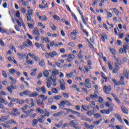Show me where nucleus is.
<instances>
[{
	"label": "nucleus",
	"mask_w": 129,
	"mask_h": 129,
	"mask_svg": "<svg viewBox=\"0 0 129 129\" xmlns=\"http://www.w3.org/2000/svg\"><path fill=\"white\" fill-rule=\"evenodd\" d=\"M32 16H33V10L30 9L28 11L27 13L26 14V19L27 22H31V21H32Z\"/></svg>",
	"instance_id": "f257e3e1"
},
{
	"label": "nucleus",
	"mask_w": 129,
	"mask_h": 129,
	"mask_svg": "<svg viewBox=\"0 0 129 129\" xmlns=\"http://www.w3.org/2000/svg\"><path fill=\"white\" fill-rule=\"evenodd\" d=\"M105 106L107 107H110V108L108 109V110H109V112H111L113 110V106H114V104L112 103H108V102H107L105 104Z\"/></svg>",
	"instance_id": "f03ea898"
},
{
	"label": "nucleus",
	"mask_w": 129,
	"mask_h": 129,
	"mask_svg": "<svg viewBox=\"0 0 129 129\" xmlns=\"http://www.w3.org/2000/svg\"><path fill=\"white\" fill-rule=\"evenodd\" d=\"M103 91L106 94H110V91H111V86H109L107 87L105 86L103 88Z\"/></svg>",
	"instance_id": "7ed1b4c3"
},
{
	"label": "nucleus",
	"mask_w": 129,
	"mask_h": 129,
	"mask_svg": "<svg viewBox=\"0 0 129 129\" xmlns=\"http://www.w3.org/2000/svg\"><path fill=\"white\" fill-rule=\"evenodd\" d=\"M13 112H12L11 114L13 115V116H17V115L21 114V112H19V109L13 108Z\"/></svg>",
	"instance_id": "20e7f679"
},
{
	"label": "nucleus",
	"mask_w": 129,
	"mask_h": 129,
	"mask_svg": "<svg viewBox=\"0 0 129 129\" xmlns=\"http://www.w3.org/2000/svg\"><path fill=\"white\" fill-rule=\"evenodd\" d=\"M77 125H79V123L75 120H73L70 122V126L71 127H75Z\"/></svg>",
	"instance_id": "39448f33"
},
{
	"label": "nucleus",
	"mask_w": 129,
	"mask_h": 129,
	"mask_svg": "<svg viewBox=\"0 0 129 129\" xmlns=\"http://www.w3.org/2000/svg\"><path fill=\"white\" fill-rule=\"evenodd\" d=\"M31 23H28L27 25L29 27V29H31V30H33L34 29V27L35 26V21L34 20L31 19Z\"/></svg>",
	"instance_id": "423d86ee"
},
{
	"label": "nucleus",
	"mask_w": 129,
	"mask_h": 129,
	"mask_svg": "<svg viewBox=\"0 0 129 129\" xmlns=\"http://www.w3.org/2000/svg\"><path fill=\"white\" fill-rule=\"evenodd\" d=\"M76 35H77V30L75 29L73 30V32L71 33V36L72 39L75 40L76 39Z\"/></svg>",
	"instance_id": "0eeeda50"
},
{
	"label": "nucleus",
	"mask_w": 129,
	"mask_h": 129,
	"mask_svg": "<svg viewBox=\"0 0 129 129\" xmlns=\"http://www.w3.org/2000/svg\"><path fill=\"white\" fill-rule=\"evenodd\" d=\"M23 45H24L25 47H27V48H29L30 46L33 45V43H32V41H31L29 39H28L27 41L23 43Z\"/></svg>",
	"instance_id": "6e6552de"
},
{
	"label": "nucleus",
	"mask_w": 129,
	"mask_h": 129,
	"mask_svg": "<svg viewBox=\"0 0 129 129\" xmlns=\"http://www.w3.org/2000/svg\"><path fill=\"white\" fill-rule=\"evenodd\" d=\"M17 89V86H13V85H11L9 86L7 89L10 92V93H13V90L12 89Z\"/></svg>",
	"instance_id": "1a4fd4ad"
},
{
	"label": "nucleus",
	"mask_w": 129,
	"mask_h": 129,
	"mask_svg": "<svg viewBox=\"0 0 129 129\" xmlns=\"http://www.w3.org/2000/svg\"><path fill=\"white\" fill-rule=\"evenodd\" d=\"M114 116L116 117L120 122L123 123V121H122V119H121V117L120 115H118V114H114Z\"/></svg>",
	"instance_id": "9d476101"
},
{
	"label": "nucleus",
	"mask_w": 129,
	"mask_h": 129,
	"mask_svg": "<svg viewBox=\"0 0 129 129\" xmlns=\"http://www.w3.org/2000/svg\"><path fill=\"white\" fill-rule=\"evenodd\" d=\"M46 80L47 82L46 83V86L47 88H50L51 86H52V82L50 80V78H46Z\"/></svg>",
	"instance_id": "9b49d317"
},
{
	"label": "nucleus",
	"mask_w": 129,
	"mask_h": 129,
	"mask_svg": "<svg viewBox=\"0 0 129 129\" xmlns=\"http://www.w3.org/2000/svg\"><path fill=\"white\" fill-rule=\"evenodd\" d=\"M63 113V111H61L53 114L52 116H54V117H58V116H60V115H62Z\"/></svg>",
	"instance_id": "f8f14e48"
},
{
	"label": "nucleus",
	"mask_w": 129,
	"mask_h": 129,
	"mask_svg": "<svg viewBox=\"0 0 129 129\" xmlns=\"http://www.w3.org/2000/svg\"><path fill=\"white\" fill-rule=\"evenodd\" d=\"M112 96L114 98L115 101L118 103V104H120V100L118 99V97L116 95H114V94H111Z\"/></svg>",
	"instance_id": "ddd939ff"
},
{
	"label": "nucleus",
	"mask_w": 129,
	"mask_h": 129,
	"mask_svg": "<svg viewBox=\"0 0 129 129\" xmlns=\"http://www.w3.org/2000/svg\"><path fill=\"white\" fill-rule=\"evenodd\" d=\"M84 69L85 70H83L84 73H88V72H89V69L91 70L92 68H91V66H89V67L88 66H87V67H85Z\"/></svg>",
	"instance_id": "4468645a"
},
{
	"label": "nucleus",
	"mask_w": 129,
	"mask_h": 129,
	"mask_svg": "<svg viewBox=\"0 0 129 129\" xmlns=\"http://www.w3.org/2000/svg\"><path fill=\"white\" fill-rule=\"evenodd\" d=\"M6 123H7V124H12L13 123H14L15 124H17V122H16V121H15V120L12 119H10L7 121L6 122Z\"/></svg>",
	"instance_id": "2eb2a0df"
},
{
	"label": "nucleus",
	"mask_w": 129,
	"mask_h": 129,
	"mask_svg": "<svg viewBox=\"0 0 129 129\" xmlns=\"http://www.w3.org/2000/svg\"><path fill=\"white\" fill-rule=\"evenodd\" d=\"M121 109L122 112H123V113H125L126 114H127V113H128V111L127 110V109H126V108H125V107L122 106L121 107Z\"/></svg>",
	"instance_id": "dca6fc26"
},
{
	"label": "nucleus",
	"mask_w": 129,
	"mask_h": 129,
	"mask_svg": "<svg viewBox=\"0 0 129 129\" xmlns=\"http://www.w3.org/2000/svg\"><path fill=\"white\" fill-rule=\"evenodd\" d=\"M38 124V120L37 119H34L32 121V126H36Z\"/></svg>",
	"instance_id": "f3484780"
},
{
	"label": "nucleus",
	"mask_w": 129,
	"mask_h": 129,
	"mask_svg": "<svg viewBox=\"0 0 129 129\" xmlns=\"http://www.w3.org/2000/svg\"><path fill=\"white\" fill-rule=\"evenodd\" d=\"M49 55L51 58H54V56H57L58 53H57V52L53 51L52 52H49Z\"/></svg>",
	"instance_id": "a211bd4d"
},
{
	"label": "nucleus",
	"mask_w": 129,
	"mask_h": 129,
	"mask_svg": "<svg viewBox=\"0 0 129 129\" xmlns=\"http://www.w3.org/2000/svg\"><path fill=\"white\" fill-rule=\"evenodd\" d=\"M62 124H63V120H60L58 124H55V126L57 127L58 128H60L61 126H62Z\"/></svg>",
	"instance_id": "6ab92c4d"
},
{
	"label": "nucleus",
	"mask_w": 129,
	"mask_h": 129,
	"mask_svg": "<svg viewBox=\"0 0 129 129\" xmlns=\"http://www.w3.org/2000/svg\"><path fill=\"white\" fill-rule=\"evenodd\" d=\"M34 111V109H31L30 110L27 111V114H26V117H28V116H31L32 113Z\"/></svg>",
	"instance_id": "aec40b11"
},
{
	"label": "nucleus",
	"mask_w": 129,
	"mask_h": 129,
	"mask_svg": "<svg viewBox=\"0 0 129 129\" xmlns=\"http://www.w3.org/2000/svg\"><path fill=\"white\" fill-rule=\"evenodd\" d=\"M101 38L103 42H105V39H107V36L105 34H101Z\"/></svg>",
	"instance_id": "412c9836"
},
{
	"label": "nucleus",
	"mask_w": 129,
	"mask_h": 129,
	"mask_svg": "<svg viewBox=\"0 0 129 129\" xmlns=\"http://www.w3.org/2000/svg\"><path fill=\"white\" fill-rule=\"evenodd\" d=\"M49 80H51L52 81H57V78L56 77V76L51 75L50 78H49Z\"/></svg>",
	"instance_id": "4be33fe9"
},
{
	"label": "nucleus",
	"mask_w": 129,
	"mask_h": 129,
	"mask_svg": "<svg viewBox=\"0 0 129 129\" xmlns=\"http://www.w3.org/2000/svg\"><path fill=\"white\" fill-rule=\"evenodd\" d=\"M114 13L115 14L116 16H119V14L121 15V13L119 12L116 8H114L113 9Z\"/></svg>",
	"instance_id": "5701e85b"
},
{
	"label": "nucleus",
	"mask_w": 129,
	"mask_h": 129,
	"mask_svg": "<svg viewBox=\"0 0 129 129\" xmlns=\"http://www.w3.org/2000/svg\"><path fill=\"white\" fill-rule=\"evenodd\" d=\"M36 110L38 111V112H39V113H40L41 114H44V113L45 112V111H44V110H43L42 109H41V108L40 107H38L36 108Z\"/></svg>",
	"instance_id": "b1692460"
},
{
	"label": "nucleus",
	"mask_w": 129,
	"mask_h": 129,
	"mask_svg": "<svg viewBox=\"0 0 129 129\" xmlns=\"http://www.w3.org/2000/svg\"><path fill=\"white\" fill-rule=\"evenodd\" d=\"M65 105V101H61L60 102L58 103L59 108H62V106H64Z\"/></svg>",
	"instance_id": "393cba45"
},
{
	"label": "nucleus",
	"mask_w": 129,
	"mask_h": 129,
	"mask_svg": "<svg viewBox=\"0 0 129 129\" xmlns=\"http://www.w3.org/2000/svg\"><path fill=\"white\" fill-rule=\"evenodd\" d=\"M39 95L38 93H37V92H34L33 93H31L29 95V97H35V96H38Z\"/></svg>",
	"instance_id": "a878e982"
},
{
	"label": "nucleus",
	"mask_w": 129,
	"mask_h": 129,
	"mask_svg": "<svg viewBox=\"0 0 129 129\" xmlns=\"http://www.w3.org/2000/svg\"><path fill=\"white\" fill-rule=\"evenodd\" d=\"M59 75V71L57 70H54L52 72V75H55L56 76V75Z\"/></svg>",
	"instance_id": "bb28decb"
},
{
	"label": "nucleus",
	"mask_w": 129,
	"mask_h": 129,
	"mask_svg": "<svg viewBox=\"0 0 129 129\" xmlns=\"http://www.w3.org/2000/svg\"><path fill=\"white\" fill-rule=\"evenodd\" d=\"M102 121V118L99 119L98 121H95L94 122L93 124H95L96 125H98Z\"/></svg>",
	"instance_id": "cd10ccee"
},
{
	"label": "nucleus",
	"mask_w": 129,
	"mask_h": 129,
	"mask_svg": "<svg viewBox=\"0 0 129 129\" xmlns=\"http://www.w3.org/2000/svg\"><path fill=\"white\" fill-rule=\"evenodd\" d=\"M40 90L42 92L43 94H45L46 92H47V91L46 90V87H45V86H43L40 88Z\"/></svg>",
	"instance_id": "c85d7f7f"
},
{
	"label": "nucleus",
	"mask_w": 129,
	"mask_h": 129,
	"mask_svg": "<svg viewBox=\"0 0 129 129\" xmlns=\"http://www.w3.org/2000/svg\"><path fill=\"white\" fill-rule=\"evenodd\" d=\"M43 75L44 77H46V78H48L49 77V72L48 71H45L43 72Z\"/></svg>",
	"instance_id": "c756f323"
},
{
	"label": "nucleus",
	"mask_w": 129,
	"mask_h": 129,
	"mask_svg": "<svg viewBox=\"0 0 129 129\" xmlns=\"http://www.w3.org/2000/svg\"><path fill=\"white\" fill-rule=\"evenodd\" d=\"M68 58L66 60L67 62H71V61H72V59H73L72 58L71 54H69L68 56Z\"/></svg>",
	"instance_id": "7c9ffc66"
},
{
	"label": "nucleus",
	"mask_w": 129,
	"mask_h": 129,
	"mask_svg": "<svg viewBox=\"0 0 129 129\" xmlns=\"http://www.w3.org/2000/svg\"><path fill=\"white\" fill-rule=\"evenodd\" d=\"M53 98L56 100H60L62 98V97L60 95H55L53 96Z\"/></svg>",
	"instance_id": "2f4dec72"
},
{
	"label": "nucleus",
	"mask_w": 129,
	"mask_h": 129,
	"mask_svg": "<svg viewBox=\"0 0 129 129\" xmlns=\"http://www.w3.org/2000/svg\"><path fill=\"white\" fill-rule=\"evenodd\" d=\"M124 53H126V50L129 49V45H123Z\"/></svg>",
	"instance_id": "473e14b6"
},
{
	"label": "nucleus",
	"mask_w": 129,
	"mask_h": 129,
	"mask_svg": "<svg viewBox=\"0 0 129 129\" xmlns=\"http://www.w3.org/2000/svg\"><path fill=\"white\" fill-rule=\"evenodd\" d=\"M17 56H18L19 59L22 60V59L24 58V53L23 54V53H17Z\"/></svg>",
	"instance_id": "72a5a7b5"
},
{
	"label": "nucleus",
	"mask_w": 129,
	"mask_h": 129,
	"mask_svg": "<svg viewBox=\"0 0 129 129\" xmlns=\"http://www.w3.org/2000/svg\"><path fill=\"white\" fill-rule=\"evenodd\" d=\"M39 65L41 67H44V66H45V60L44 59H42L39 62Z\"/></svg>",
	"instance_id": "f704fd0d"
},
{
	"label": "nucleus",
	"mask_w": 129,
	"mask_h": 129,
	"mask_svg": "<svg viewBox=\"0 0 129 129\" xmlns=\"http://www.w3.org/2000/svg\"><path fill=\"white\" fill-rule=\"evenodd\" d=\"M109 50H110V52H111V53L112 54H113V55H115L116 54V51H115V50L113 48H109Z\"/></svg>",
	"instance_id": "c9c22d12"
},
{
	"label": "nucleus",
	"mask_w": 129,
	"mask_h": 129,
	"mask_svg": "<svg viewBox=\"0 0 129 129\" xmlns=\"http://www.w3.org/2000/svg\"><path fill=\"white\" fill-rule=\"evenodd\" d=\"M8 99L9 100H10V102H12L13 103V102H16V99H15L14 98H12L10 96H8Z\"/></svg>",
	"instance_id": "e433bc0d"
},
{
	"label": "nucleus",
	"mask_w": 129,
	"mask_h": 129,
	"mask_svg": "<svg viewBox=\"0 0 129 129\" xmlns=\"http://www.w3.org/2000/svg\"><path fill=\"white\" fill-rule=\"evenodd\" d=\"M72 16L74 18V19L76 21H77V23H78V19H77V17H76V15L74 14L73 12H71Z\"/></svg>",
	"instance_id": "4c0bfd02"
},
{
	"label": "nucleus",
	"mask_w": 129,
	"mask_h": 129,
	"mask_svg": "<svg viewBox=\"0 0 129 129\" xmlns=\"http://www.w3.org/2000/svg\"><path fill=\"white\" fill-rule=\"evenodd\" d=\"M95 118H98V117H101V114L99 113H96V114H93Z\"/></svg>",
	"instance_id": "58836bf2"
},
{
	"label": "nucleus",
	"mask_w": 129,
	"mask_h": 129,
	"mask_svg": "<svg viewBox=\"0 0 129 129\" xmlns=\"http://www.w3.org/2000/svg\"><path fill=\"white\" fill-rule=\"evenodd\" d=\"M108 66L109 70H112V69H113L112 65H111V62H110V61L108 62Z\"/></svg>",
	"instance_id": "ea45409f"
},
{
	"label": "nucleus",
	"mask_w": 129,
	"mask_h": 129,
	"mask_svg": "<svg viewBox=\"0 0 129 129\" xmlns=\"http://www.w3.org/2000/svg\"><path fill=\"white\" fill-rule=\"evenodd\" d=\"M97 98H98V101L99 103H102L103 102V99H102V97H98Z\"/></svg>",
	"instance_id": "a19ab883"
},
{
	"label": "nucleus",
	"mask_w": 129,
	"mask_h": 129,
	"mask_svg": "<svg viewBox=\"0 0 129 129\" xmlns=\"http://www.w3.org/2000/svg\"><path fill=\"white\" fill-rule=\"evenodd\" d=\"M21 12L22 14H23V15H25V14H26V13L27 12V10H26L25 8H21Z\"/></svg>",
	"instance_id": "79ce46f5"
},
{
	"label": "nucleus",
	"mask_w": 129,
	"mask_h": 129,
	"mask_svg": "<svg viewBox=\"0 0 129 129\" xmlns=\"http://www.w3.org/2000/svg\"><path fill=\"white\" fill-rule=\"evenodd\" d=\"M9 72L11 74H14V73H16V72H17V71L14 69H11L9 70Z\"/></svg>",
	"instance_id": "37998d69"
},
{
	"label": "nucleus",
	"mask_w": 129,
	"mask_h": 129,
	"mask_svg": "<svg viewBox=\"0 0 129 129\" xmlns=\"http://www.w3.org/2000/svg\"><path fill=\"white\" fill-rule=\"evenodd\" d=\"M16 23H17V25L19 26V27H22V22H21V21H19V20L18 19H16Z\"/></svg>",
	"instance_id": "c03bdc74"
},
{
	"label": "nucleus",
	"mask_w": 129,
	"mask_h": 129,
	"mask_svg": "<svg viewBox=\"0 0 129 129\" xmlns=\"http://www.w3.org/2000/svg\"><path fill=\"white\" fill-rule=\"evenodd\" d=\"M60 89H61V90H65V89H66V87L65 86V84H60Z\"/></svg>",
	"instance_id": "a18cd8bd"
},
{
	"label": "nucleus",
	"mask_w": 129,
	"mask_h": 129,
	"mask_svg": "<svg viewBox=\"0 0 129 129\" xmlns=\"http://www.w3.org/2000/svg\"><path fill=\"white\" fill-rule=\"evenodd\" d=\"M81 19L83 21V23L85 25H87V23H86V21H85V19L84 18V16H83V15H81Z\"/></svg>",
	"instance_id": "49530a36"
},
{
	"label": "nucleus",
	"mask_w": 129,
	"mask_h": 129,
	"mask_svg": "<svg viewBox=\"0 0 129 129\" xmlns=\"http://www.w3.org/2000/svg\"><path fill=\"white\" fill-rule=\"evenodd\" d=\"M42 42H46V43H50V40L48 37L43 38Z\"/></svg>",
	"instance_id": "de8ad7c7"
},
{
	"label": "nucleus",
	"mask_w": 129,
	"mask_h": 129,
	"mask_svg": "<svg viewBox=\"0 0 129 129\" xmlns=\"http://www.w3.org/2000/svg\"><path fill=\"white\" fill-rule=\"evenodd\" d=\"M51 91L53 92V93H58V90L56 89V88H52Z\"/></svg>",
	"instance_id": "09e8293b"
},
{
	"label": "nucleus",
	"mask_w": 129,
	"mask_h": 129,
	"mask_svg": "<svg viewBox=\"0 0 129 129\" xmlns=\"http://www.w3.org/2000/svg\"><path fill=\"white\" fill-rule=\"evenodd\" d=\"M50 25L52 30L54 31L56 30V26L53 23H50Z\"/></svg>",
	"instance_id": "8fccbe9b"
},
{
	"label": "nucleus",
	"mask_w": 129,
	"mask_h": 129,
	"mask_svg": "<svg viewBox=\"0 0 129 129\" xmlns=\"http://www.w3.org/2000/svg\"><path fill=\"white\" fill-rule=\"evenodd\" d=\"M23 94L27 96L29 95L30 96V95L31 94V92L29 91H25L23 92Z\"/></svg>",
	"instance_id": "3c124183"
},
{
	"label": "nucleus",
	"mask_w": 129,
	"mask_h": 129,
	"mask_svg": "<svg viewBox=\"0 0 129 129\" xmlns=\"http://www.w3.org/2000/svg\"><path fill=\"white\" fill-rule=\"evenodd\" d=\"M90 96L92 99H93V98H97L98 97V95L96 94H94V95H90Z\"/></svg>",
	"instance_id": "603ef678"
},
{
	"label": "nucleus",
	"mask_w": 129,
	"mask_h": 129,
	"mask_svg": "<svg viewBox=\"0 0 129 129\" xmlns=\"http://www.w3.org/2000/svg\"><path fill=\"white\" fill-rule=\"evenodd\" d=\"M53 18L54 20H56V21H59L60 20V17L59 16H57V15H55L53 16Z\"/></svg>",
	"instance_id": "864d4df0"
},
{
	"label": "nucleus",
	"mask_w": 129,
	"mask_h": 129,
	"mask_svg": "<svg viewBox=\"0 0 129 129\" xmlns=\"http://www.w3.org/2000/svg\"><path fill=\"white\" fill-rule=\"evenodd\" d=\"M34 30L35 31L36 33V35L37 36H40V32H39V30H38V28L37 27H35L34 28Z\"/></svg>",
	"instance_id": "5fc2aeb1"
},
{
	"label": "nucleus",
	"mask_w": 129,
	"mask_h": 129,
	"mask_svg": "<svg viewBox=\"0 0 129 129\" xmlns=\"http://www.w3.org/2000/svg\"><path fill=\"white\" fill-rule=\"evenodd\" d=\"M21 16V13H20L19 11H18L16 14V17H17V18H19V21H20V19H22L20 17Z\"/></svg>",
	"instance_id": "6e6d98bb"
},
{
	"label": "nucleus",
	"mask_w": 129,
	"mask_h": 129,
	"mask_svg": "<svg viewBox=\"0 0 129 129\" xmlns=\"http://www.w3.org/2000/svg\"><path fill=\"white\" fill-rule=\"evenodd\" d=\"M2 75L5 78L8 77V75H7V73L5 71H2Z\"/></svg>",
	"instance_id": "4d7b16f0"
},
{
	"label": "nucleus",
	"mask_w": 129,
	"mask_h": 129,
	"mask_svg": "<svg viewBox=\"0 0 129 129\" xmlns=\"http://www.w3.org/2000/svg\"><path fill=\"white\" fill-rule=\"evenodd\" d=\"M36 103L37 104H42V105H44V102L41 101L39 99L36 100Z\"/></svg>",
	"instance_id": "13d9d810"
},
{
	"label": "nucleus",
	"mask_w": 129,
	"mask_h": 129,
	"mask_svg": "<svg viewBox=\"0 0 129 129\" xmlns=\"http://www.w3.org/2000/svg\"><path fill=\"white\" fill-rule=\"evenodd\" d=\"M0 45L2 47H5L6 46L5 42H4V41L2 39H0Z\"/></svg>",
	"instance_id": "bf43d9fd"
},
{
	"label": "nucleus",
	"mask_w": 129,
	"mask_h": 129,
	"mask_svg": "<svg viewBox=\"0 0 129 129\" xmlns=\"http://www.w3.org/2000/svg\"><path fill=\"white\" fill-rule=\"evenodd\" d=\"M94 113V112L93 111L90 110L87 112V114H88V115H89L90 116L92 115V114H93Z\"/></svg>",
	"instance_id": "052dcab7"
},
{
	"label": "nucleus",
	"mask_w": 129,
	"mask_h": 129,
	"mask_svg": "<svg viewBox=\"0 0 129 129\" xmlns=\"http://www.w3.org/2000/svg\"><path fill=\"white\" fill-rule=\"evenodd\" d=\"M57 106L52 105L51 106V109L52 110H57Z\"/></svg>",
	"instance_id": "680f3d73"
},
{
	"label": "nucleus",
	"mask_w": 129,
	"mask_h": 129,
	"mask_svg": "<svg viewBox=\"0 0 129 129\" xmlns=\"http://www.w3.org/2000/svg\"><path fill=\"white\" fill-rule=\"evenodd\" d=\"M118 70H119V69L115 68L114 69H113L112 71V73H114V74L117 73V72H118Z\"/></svg>",
	"instance_id": "e2e57ef3"
},
{
	"label": "nucleus",
	"mask_w": 129,
	"mask_h": 129,
	"mask_svg": "<svg viewBox=\"0 0 129 129\" xmlns=\"http://www.w3.org/2000/svg\"><path fill=\"white\" fill-rule=\"evenodd\" d=\"M23 58H25L26 60H28L29 56H28V53H23Z\"/></svg>",
	"instance_id": "0e129e2a"
},
{
	"label": "nucleus",
	"mask_w": 129,
	"mask_h": 129,
	"mask_svg": "<svg viewBox=\"0 0 129 129\" xmlns=\"http://www.w3.org/2000/svg\"><path fill=\"white\" fill-rule=\"evenodd\" d=\"M101 77L103 78V79H108V78L105 77V74H104V73L101 72Z\"/></svg>",
	"instance_id": "69168bd1"
},
{
	"label": "nucleus",
	"mask_w": 129,
	"mask_h": 129,
	"mask_svg": "<svg viewBox=\"0 0 129 129\" xmlns=\"http://www.w3.org/2000/svg\"><path fill=\"white\" fill-rule=\"evenodd\" d=\"M113 129H122V126L116 125L114 126Z\"/></svg>",
	"instance_id": "338daca9"
},
{
	"label": "nucleus",
	"mask_w": 129,
	"mask_h": 129,
	"mask_svg": "<svg viewBox=\"0 0 129 129\" xmlns=\"http://www.w3.org/2000/svg\"><path fill=\"white\" fill-rule=\"evenodd\" d=\"M119 54H123L124 53V49L123 48H120L119 50Z\"/></svg>",
	"instance_id": "774afa93"
}]
</instances>
